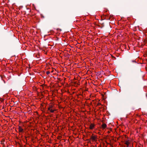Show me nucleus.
I'll return each mask as SVG.
<instances>
[{
	"instance_id": "obj_1",
	"label": "nucleus",
	"mask_w": 147,
	"mask_h": 147,
	"mask_svg": "<svg viewBox=\"0 0 147 147\" xmlns=\"http://www.w3.org/2000/svg\"><path fill=\"white\" fill-rule=\"evenodd\" d=\"M54 105L52 103H50L49 105L48 108V111L51 113H53L56 111L54 106Z\"/></svg>"
},
{
	"instance_id": "obj_2",
	"label": "nucleus",
	"mask_w": 147,
	"mask_h": 147,
	"mask_svg": "<svg viewBox=\"0 0 147 147\" xmlns=\"http://www.w3.org/2000/svg\"><path fill=\"white\" fill-rule=\"evenodd\" d=\"M90 140L93 141H96L97 140V136L93 134H92L90 138Z\"/></svg>"
},
{
	"instance_id": "obj_3",
	"label": "nucleus",
	"mask_w": 147,
	"mask_h": 147,
	"mask_svg": "<svg viewBox=\"0 0 147 147\" xmlns=\"http://www.w3.org/2000/svg\"><path fill=\"white\" fill-rule=\"evenodd\" d=\"M95 126V125L94 124L91 123L90 125L89 128L90 129H92L94 128Z\"/></svg>"
},
{
	"instance_id": "obj_4",
	"label": "nucleus",
	"mask_w": 147,
	"mask_h": 147,
	"mask_svg": "<svg viewBox=\"0 0 147 147\" xmlns=\"http://www.w3.org/2000/svg\"><path fill=\"white\" fill-rule=\"evenodd\" d=\"M107 127V125L105 123H103L101 125V128L102 129H104L106 128Z\"/></svg>"
},
{
	"instance_id": "obj_5",
	"label": "nucleus",
	"mask_w": 147,
	"mask_h": 147,
	"mask_svg": "<svg viewBox=\"0 0 147 147\" xmlns=\"http://www.w3.org/2000/svg\"><path fill=\"white\" fill-rule=\"evenodd\" d=\"M19 132L20 133L22 132L23 131V129L22 128L21 126H19L18 127Z\"/></svg>"
},
{
	"instance_id": "obj_6",
	"label": "nucleus",
	"mask_w": 147,
	"mask_h": 147,
	"mask_svg": "<svg viewBox=\"0 0 147 147\" xmlns=\"http://www.w3.org/2000/svg\"><path fill=\"white\" fill-rule=\"evenodd\" d=\"M125 144L127 145V147H128L130 143L128 141H126L125 142Z\"/></svg>"
},
{
	"instance_id": "obj_7",
	"label": "nucleus",
	"mask_w": 147,
	"mask_h": 147,
	"mask_svg": "<svg viewBox=\"0 0 147 147\" xmlns=\"http://www.w3.org/2000/svg\"><path fill=\"white\" fill-rule=\"evenodd\" d=\"M50 73V72L49 71H47L46 72V74L47 75H49Z\"/></svg>"
},
{
	"instance_id": "obj_8",
	"label": "nucleus",
	"mask_w": 147,
	"mask_h": 147,
	"mask_svg": "<svg viewBox=\"0 0 147 147\" xmlns=\"http://www.w3.org/2000/svg\"><path fill=\"white\" fill-rule=\"evenodd\" d=\"M0 101L2 102L3 101V100L2 98H0Z\"/></svg>"
},
{
	"instance_id": "obj_9",
	"label": "nucleus",
	"mask_w": 147,
	"mask_h": 147,
	"mask_svg": "<svg viewBox=\"0 0 147 147\" xmlns=\"http://www.w3.org/2000/svg\"><path fill=\"white\" fill-rule=\"evenodd\" d=\"M132 62H135V61L133 60V61H132Z\"/></svg>"
},
{
	"instance_id": "obj_10",
	"label": "nucleus",
	"mask_w": 147,
	"mask_h": 147,
	"mask_svg": "<svg viewBox=\"0 0 147 147\" xmlns=\"http://www.w3.org/2000/svg\"><path fill=\"white\" fill-rule=\"evenodd\" d=\"M99 104L100 105V104H99V103H98V105H99Z\"/></svg>"
},
{
	"instance_id": "obj_11",
	"label": "nucleus",
	"mask_w": 147,
	"mask_h": 147,
	"mask_svg": "<svg viewBox=\"0 0 147 147\" xmlns=\"http://www.w3.org/2000/svg\"><path fill=\"white\" fill-rule=\"evenodd\" d=\"M108 132L109 133H110V132L108 131Z\"/></svg>"
}]
</instances>
